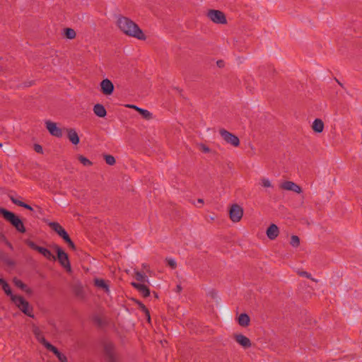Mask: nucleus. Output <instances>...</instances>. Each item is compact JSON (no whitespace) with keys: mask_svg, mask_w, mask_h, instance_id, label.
Listing matches in <instances>:
<instances>
[{"mask_svg":"<svg viewBox=\"0 0 362 362\" xmlns=\"http://www.w3.org/2000/svg\"><path fill=\"white\" fill-rule=\"evenodd\" d=\"M116 25L119 30L127 36L139 40H146V35L139 26L132 19L119 16L116 19Z\"/></svg>","mask_w":362,"mask_h":362,"instance_id":"f257e3e1","label":"nucleus"},{"mask_svg":"<svg viewBox=\"0 0 362 362\" xmlns=\"http://www.w3.org/2000/svg\"><path fill=\"white\" fill-rule=\"evenodd\" d=\"M0 214L3 215V216L18 231L21 233L25 232V228L22 221L13 212L8 211L3 208H0Z\"/></svg>","mask_w":362,"mask_h":362,"instance_id":"f03ea898","label":"nucleus"},{"mask_svg":"<svg viewBox=\"0 0 362 362\" xmlns=\"http://www.w3.org/2000/svg\"><path fill=\"white\" fill-rule=\"evenodd\" d=\"M12 301L23 313L30 317H34L33 309L30 308L29 303L23 297L20 296H12Z\"/></svg>","mask_w":362,"mask_h":362,"instance_id":"7ed1b4c3","label":"nucleus"},{"mask_svg":"<svg viewBox=\"0 0 362 362\" xmlns=\"http://www.w3.org/2000/svg\"><path fill=\"white\" fill-rule=\"evenodd\" d=\"M54 248L56 250L57 254V259L60 264L65 269H66L67 272H70L71 271V267L68 257V255L60 247L57 245H56Z\"/></svg>","mask_w":362,"mask_h":362,"instance_id":"20e7f679","label":"nucleus"},{"mask_svg":"<svg viewBox=\"0 0 362 362\" xmlns=\"http://www.w3.org/2000/svg\"><path fill=\"white\" fill-rule=\"evenodd\" d=\"M219 134L223 139L228 144L234 147H238L240 145V139L235 134L228 132L224 129L219 130Z\"/></svg>","mask_w":362,"mask_h":362,"instance_id":"39448f33","label":"nucleus"},{"mask_svg":"<svg viewBox=\"0 0 362 362\" xmlns=\"http://www.w3.org/2000/svg\"><path fill=\"white\" fill-rule=\"evenodd\" d=\"M207 16L215 23L226 24L227 21L224 13L218 10H211L208 12Z\"/></svg>","mask_w":362,"mask_h":362,"instance_id":"423d86ee","label":"nucleus"},{"mask_svg":"<svg viewBox=\"0 0 362 362\" xmlns=\"http://www.w3.org/2000/svg\"><path fill=\"white\" fill-rule=\"evenodd\" d=\"M230 218L233 222H238L243 217V209L241 206L238 204H233L231 206L230 211Z\"/></svg>","mask_w":362,"mask_h":362,"instance_id":"0eeeda50","label":"nucleus"},{"mask_svg":"<svg viewBox=\"0 0 362 362\" xmlns=\"http://www.w3.org/2000/svg\"><path fill=\"white\" fill-rule=\"evenodd\" d=\"M279 187L284 190L293 192L296 194H300L303 192L301 187L292 181H284L280 184Z\"/></svg>","mask_w":362,"mask_h":362,"instance_id":"6e6552de","label":"nucleus"},{"mask_svg":"<svg viewBox=\"0 0 362 362\" xmlns=\"http://www.w3.org/2000/svg\"><path fill=\"white\" fill-rule=\"evenodd\" d=\"M46 128L49 134L54 136L60 138L62 136V129L57 127V123L47 120L45 122Z\"/></svg>","mask_w":362,"mask_h":362,"instance_id":"1a4fd4ad","label":"nucleus"},{"mask_svg":"<svg viewBox=\"0 0 362 362\" xmlns=\"http://www.w3.org/2000/svg\"><path fill=\"white\" fill-rule=\"evenodd\" d=\"M100 88L104 95H110L114 91V85L110 79L105 78L100 82Z\"/></svg>","mask_w":362,"mask_h":362,"instance_id":"9d476101","label":"nucleus"},{"mask_svg":"<svg viewBox=\"0 0 362 362\" xmlns=\"http://www.w3.org/2000/svg\"><path fill=\"white\" fill-rule=\"evenodd\" d=\"M33 334L36 338V339L42 344L46 349L49 347V346H51L52 344L45 339L42 332L40 330V329L37 326H33Z\"/></svg>","mask_w":362,"mask_h":362,"instance_id":"9b49d317","label":"nucleus"},{"mask_svg":"<svg viewBox=\"0 0 362 362\" xmlns=\"http://www.w3.org/2000/svg\"><path fill=\"white\" fill-rule=\"evenodd\" d=\"M132 285L144 297L150 295V291L147 286L141 283L132 282Z\"/></svg>","mask_w":362,"mask_h":362,"instance_id":"f8f14e48","label":"nucleus"},{"mask_svg":"<svg viewBox=\"0 0 362 362\" xmlns=\"http://www.w3.org/2000/svg\"><path fill=\"white\" fill-rule=\"evenodd\" d=\"M67 136L69 141L74 145H77L80 142V139L78 135V133L74 129H67Z\"/></svg>","mask_w":362,"mask_h":362,"instance_id":"ddd939ff","label":"nucleus"},{"mask_svg":"<svg viewBox=\"0 0 362 362\" xmlns=\"http://www.w3.org/2000/svg\"><path fill=\"white\" fill-rule=\"evenodd\" d=\"M266 233L270 240H274L279 235V228L275 224H271L267 228Z\"/></svg>","mask_w":362,"mask_h":362,"instance_id":"4468645a","label":"nucleus"},{"mask_svg":"<svg viewBox=\"0 0 362 362\" xmlns=\"http://www.w3.org/2000/svg\"><path fill=\"white\" fill-rule=\"evenodd\" d=\"M236 341L244 348H249L251 346L250 340L243 334H237L235 337Z\"/></svg>","mask_w":362,"mask_h":362,"instance_id":"2eb2a0df","label":"nucleus"},{"mask_svg":"<svg viewBox=\"0 0 362 362\" xmlns=\"http://www.w3.org/2000/svg\"><path fill=\"white\" fill-rule=\"evenodd\" d=\"M93 112L99 117H105L107 115L105 107L101 104H96L93 106Z\"/></svg>","mask_w":362,"mask_h":362,"instance_id":"dca6fc26","label":"nucleus"},{"mask_svg":"<svg viewBox=\"0 0 362 362\" xmlns=\"http://www.w3.org/2000/svg\"><path fill=\"white\" fill-rule=\"evenodd\" d=\"M47 349L53 352L56 355V356L58 358V359L60 362H67L66 356L64 354L60 353L58 351V349L52 344L51 346H49V347Z\"/></svg>","mask_w":362,"mask_h":362,"instance_id":"f3484780","label":"nucleus"},{"mask_svg":"<svg viewBox=\"0 0 362 362\" xmlns=\"http://www.w3.org/2000/svg\"><path fill=\"white\" fill-rule=\"evenodd\" d=\"M313 130L317 133L322 132L324 129V123L320 119H315L312 125Z\"/></svg>","mask_w":362,"mask_h":362,"instance_id":"a211bd4d","label":"nucleus"},{"mask_svg":"<svg viewBox=\"0 0 362 362\" xmlns=\"http://www.w3.org/2000/svg\"><path fill=\"white\" fill-rule=\"evenodd\" d=\"M40 254H42L45 258L49 260H55L56 257L52 254V252L47 248L40 247L38 251Z\"/></svg>","mask_w":362,"mask_h":362,"instance_id":"6ab92c4d","label":"nucleus"},{"mask_svg":"<svg viewBox=\"0 0 362 362\" xmlns=\"http://www.w3.org/2000/svg\"><path fill=\"white\" fill-rule=\"evenodd\" d=\"M95 285L100 288L103 289L105 292L109 293V286L106 283V281L102 279H95Z\"/></svg>","mask_w":362,"mask_h":362,"instance_id":"aec40b11","label":"nucleus"},{"mask_svg":"<svg viewBox=\"0 0 362 362\" xmlns=\"http://www.w3.org/2000/svg\"><path fill=\"white\" fill-rule=\"evenodd\" d=\"M249 322H250V317L247 314L243 313V314L240 315V316L238 317V323L240 325L244 326V327L247 326L249 325Z\"/></svg>","mask_w":362,"mask_h":362,"instance_id":"412c9836","label":"nucleus"},{"mask_svg":"<svg viewBox=\"0 0 362 362\" xmlns=\"http://www.w3.org/2000/svg\"><path fill=\"white\" fill-rule=\"evenodd\" d=\"M134 274H135L136 280L141 282V284L144 282H148V279L145 274L141 273L139 271L134 270Z\"/></svg>","mask_w":362,"mask_h":362,"instance_id":"4be33fe9","label":"nucleus"},{"mask_svg":"<svg viewBox=\"0 0 362 362\" xmlns=\"http://www.w3.org/2000/svg\"><path fill=\"white\" fill-rule=\"evenodd\" d=\"M139 112L141 115V117L146 120H151V119H153V114L148 110L141 108V110H139Z\"/></svg>","mask_w":362,"mask_h":362,"instance_id":"5701e85b","label":"nucleus"},{"mask_svg":"<svg viewBox=\"0 0 362 362\" xmlns=\"http://www.w3.org/2000/svg\"><path fill=\"white\" fill-rule=\"evenodd\" d=\"M64 33L66 37L69 40L74 39L76 35L75 30L69 28L64 29Z\"/></svg>","mask_w":362,"mask_h":362,"instance_id":"b1692460","label":"nucleus"},{"mask_svg":"<svg viewBox=\"0 0 362 362\" xmlns=\"http://www.w3.org/2000/svg\"><path fill=\"white\" fill-rule=\"evenodd\" d=\"M260 184L264 188H273L271 180L267 177H262L260 180Z\"/></svg>","mask_w":362,"mask_h":362,"instance_id":"393cba45","label":"nucleus"},{"mask_svg":"<svg viewBox=\"0 0 362 362\" xmlns=\"http://www.w3.org/2000/svg\"><path fill=\"white\" fill-rule=\"evenodd\" d=\"M49 226L54 230L57 234H59L64 228L57 222H49Z\"/></svg>","mask_w":362,"mask_h":362,"instance_id":"a878e982","label":"nucleus"},{"mask_svg":"<svg viewBox=\"0 0 362 362\" xmlns=\"http://www.w3.org/2000/svg\"><path fill=\"white\" fill-rule=\"evenodd\" d=\"M78 158L84 166H90L93 164V163L89 159L82 155H79Z\"/></svg>","mask_w":362,"mask_h":362,"instance_id":"bb28decb","label":"nucleus"},{"mask_svg":"<svg viewBox=\"0 0 362 362\" xmlns=\"http://www.w3.org/2000/svg\"><path fill=\"white\" fill-rule=\"evenodd\" d=\"M290 244L293 247H298L300 245V239L297 235H292L291 237Z\"/></svg>","mask_w":362,"mask_h":362,"instance_id":"cd10ccee","label":"nucleus"},{"mask_svg":"<svg viewBox=\"0 0 362 362\" xmlns=\"http://www.w3.org/2000/svg\"><path fill=\"white\" fill-rule=\"evenodd\" d=\"M105 160L107 164L112 165L115 163V158L110 155L105 156Z\"/></svg>","mask_w":362,"mask_h":362,"instance_id":"c85d7f7f","label":"nucleus"},{"mask_svg":"<svg viewBox=\"0 0 362 362\" xmlns=\"http://www.w3.org/2000/svg\"><path fill=\"white\" fill-rule=\"evenodd\" d=\"M166 262L168 265L171 267L172 269H175L177 266V262L175 259L173 258H167Z\"/></svg>","mask_w":362,"mask_h":362,"instance_id":"c756f323","label":"nucleus"},{"mask_svg":"<svg viewBox=\"0 0 362 362\" xmlns=\"http://www.w3.org/2000/svg\"><path fill=\"white\" fill-rule=\"evenodd\" d=\"M2 288L3 290L4 291V292L8 295V296H10L11 298L12 296H14L13 294H12V292H11V288L9 286V285L6 283L4 284V285L2 286Z\"/></svg>","mask_w":362,"mask_h":362,"instance_id":"7c9ffc66","label":"nucleus"},{"mask_svg":"<svg viewBox=\"0 0 362 362\" xmlns=\"http://www.w3.org/2000/svg\"><path fill=\"white\" fill-rule=\"evenodd\" d=\"M25 243L30 248L38 251L40 246H37L34 242L27 240Z\"/></svg>","mask_w":362,"mask_h":362,"instance_id":"2f4dec72","label":"nucleus"},{"mask_svg":"<svg viewBox=\"0 0 362 362\" xmlns=\"http://www.w3.org/2000/svg\"><path fill=\"white\" fill-rule=\"evenodd\" d=\"M13 281L16 286L21 289L24 290L26 288V286L19 279H15Z\"/></svg>","mask_w":362,"mask_h":362,"instance_id":"473e14b6","label":"nucleus"},{"mask_svg":"<svg viewBox=\"0 0 362 362\" xmlns=\"http://www.w3.org/2000/svg\"><path fill=\"white\" fill-rule=\"evenodd\" d=\"M10 199H11V200L12 201V202L13 204H17V205H18L20 206H23V202H21V201L14 198L13 197H10Z\"/></svg>","mask_w":362,"mask_h":362,"instance_id":"72a5a7b5","label":"nucleus"},{"mask_svg":"<svg viewBox=\"0 0 362 362\" xmlns=\"http://www.w3.org/2000/svg\"><path fill=\"white\" fill-rule=\"evenodd\" d=\"M34 150L38 153H43L42 147L40 144H35Z\"/></svg>","mask_w":362,"mask_h":362,"instance_id":"f704fd0d","label":"nucleus"},{"mask_svg":"<svg viewBox=\"0 0 362 362\" xmlns=\"http://www.w3.org/2000/svg\"><path fill=\"white\" fill-rule=\"evenodd\" d=\"M126 107H129V108H131V109H134V110H136L137 112H139V110L141 109V107H138L136 105H130V104L126 105Z\"/></svg>","mask_w":362,"mask_h":362,"instance_id":"c9c22d12","label":"nucleus"},{"mask_svg":"<svg viewBox=\"0 0 362 362\" xmlns=\"http://www.w3.org/2000/svg\"><path fill=\"white\" fill-rule=\"evenodd\" d=\"M200 149L204 152V153H209L210 152V148L209 147H207L206 146L204 145V144H202L200 146Z\"/></svg>","mask_w":362,"mask_h":362,"instance_id":"e433bc0d","label":"nucleus"},{"mask_svg":"<svg viewBox=\"0 0 362 362\" xmlns=\"http://www.w3.org/2000/svg\"><path fill=\"white\" fill-rule=\"evenodd\" d=\"M300 275L302 276H305V277H307L308 279H311L312 280L315 281L312 277H311V274L308 273L307 272H302L300 273Z\"/></svg>","mask_w":362,"mask_h":362,"instance_id":"4c0bfd02","label":"nucleus"},{"mask_svg":"<svg viewBox=\"0 0 362 362\" xmlns=\"http://www.w3.org/2000/svg\"><path fill=\"white\" fill-rule=\"evenodd\" d=\"M67 234V232L63 229L58 235L63 238V237L66 236Z\"/></svg>","mask_w":362,"mask_h":362,"instance_id":"58836bf2","label":"nucleus"},{"mask_svg":"<svg viewBox=\"0 0 362 362\" xmlns=\"http://www.w3.org/2000/svg\"><path fill=\"white\" fill-rule=\"evenodd\" d=\"M22 207H24V208H25V209H29V210H30V211H32V210H33V208H32L30 205H28V204H25V203H24V202H23V204Z\"/></svg>","mask_w":362,"mask_h":362,"instance_id":"ea45409f","label":"nucleus"},{"mask_svg":"<svg viewBox=\"0 0 362 362\" xmlns=\"http://www.w3.org/2000/svg\"><path fill=\"white\" fill-rule=\"evenodd\" d=\"M67 243L69 245V247H71L72 249H75V245L71 240H70V242H68Z\"/></svg>","mask_w":362,"mask_h":362,"instance_id":"a19ab883","label":"nucleus"},{"mask_svg":"<svg viewBox=\"0 0 362 362\" xmlns=\"http://www.w3.org/2000/svg\"><path fill=\"white\" fill-rule=\"evenodd\" d=\"M63 239L66 243L70 242L71 240L68 234L66 236L63 237Z\"/></svg>","mask_w":362,"mask_h":362,"instance_id":"79ce46f5","label":"nucleus"},{"mask_svg":"<svg viewBox=\"0 0 362 362\" xmlns=\"http://www.w3.org/2000/svg\"><path fill=\"white\" fill-rule=\"evenodd\" d=\"M6 283V281L4 279L0 278V285H1V286H3Z\"/></svg>","mask_w":362,"mask_h":362,"instance_id":"37998d69","label":"nucleus"},{"mask_svg":"<svg viewBox=\"0 0 362 362\" xmlns=\"http://www.w3.org/2000/svg\"><path fill=\"white\" fill-rule=\"evenodd\" d=\"M144 310H145V312H146V315H147V317H148V320H150V315H149L148 311L147 310V309H146L145 307H144Z\"/></svg>","mask_w":362,"mask_h":362,"instance_id":"c03bdc74","label":"nucleus"},{"mask_svg":"<svg viewBox=\"0 0 362 362\" xmlns=\"http://www.w3.org/2000/svg\"><path fill=\"white\" fill-rule=\"evenodd\" d=\"M197 202H198V203H199V204H203V203H204V201H203V199H199L197 200Z\"/></svg>","mask_w":362,"mask_h":362,"instance_id":"a18cd8bd","label":"nucleus"},{"mask_svg":"<svg viewBox=\"0 0 362 362\" xmlns=\"http://www.w3.org/2000/svg\"><path fill=\"white\" fill-rule=\"evenodd\" d=\"M177 291H181V289H182V288H181V286H177Z\"/></svg>","mask_w":362,"mask_h":362,"instance_id":"49530a36","label":"nucleus"},{"mask_svg":"<svg viewBox=\"0 0 362 362\" xmlns=\"http://www.w3.org/2000/svg\"><path fill=\"white\" fill-rule=\"evenodd\" d=\"M142 267H143L144 269H146L147 267L146 264H143Z\"/></svg>","mask_w":362,"mask_h":362,"instance_id":"de8ad7c7","label":"nucleus"},{"mask_svg":"<svg viewBox=\"0 0 362 362\" xmlns=\"http://www.w3.org/2000/svg\"><path fill=\"white\" fill-rule=\"evenodd\" d=\"M337 83H339L341 87H343V85H342V83H340L338 80H337Z\"/></svg>","mask_w":362,"mask_h":362,"instance_id":"09e8293b","label":"nucleus"},{"mask_svg":"<svg viewBox=\"0 0 362 362\" xmlns=\"http://www.w3.org/2000/svg\"><path fill=\"white\" fill-rule=\"evenodd\" d=\"M222 62H218L217 64L219 66H221Z\"/></svg>","mask_w":362,"mask_h":362,"instance_id":"8fccbe9b","label":"nucleus"},{"mask_svg":"<svg viewBox=\"0 0 362 362\" xmlns=\"http://www.w3.org/2000/svg\"><path fill=\"white\" fill-rule=\"evenodd\" d=\"M1 146H2V144L0 143V147H1Z\"/></svg>","mask_w":362,"mask_h":362,"instance_id":"3c124183","label":"nucleus"}]
</instances>
